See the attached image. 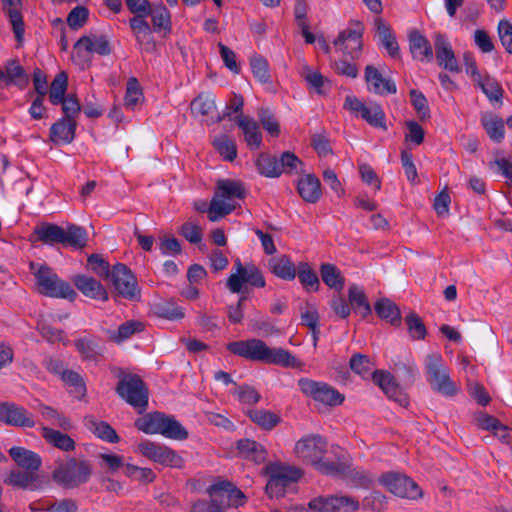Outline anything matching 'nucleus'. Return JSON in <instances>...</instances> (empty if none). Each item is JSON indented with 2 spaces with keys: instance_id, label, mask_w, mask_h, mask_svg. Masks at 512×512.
I'll use <instances>...</instances> for the list:
<instances>
[{
  "instance_id": "obj_22",
  "label": "nucleus",
  "mask_w": 512,
  "mask_h": 512,
  "mask_svg": "<svg viewBox=\"0 0 512 512\" xmlns=\"http://www.w3.org/2000/svg\"><path fill=\"white\" fill-rule=\"evenodd\" d=\"M210 496H218L224 502L227 499V506H243L246 501L245 494L228 480L219 481L210 485L207 489Z\"/></svg>"
},
{
  "instance_id": "obj_27",
  "label": "nucleus",
  "mask_w": 512,
  "mask_h": 512,
  "mask_svg": "<svg viewBox=\"0 0 512 512\" xmlns=\"http://www.w3.org/2000/svg\"><path fill=\"white\" fill-rule=\"evenodd\" d=\"M77 121L60 118L53 123L49 130V139L55 145H67L74 141L76 136Z\"/></svg>"
},
{
  "instance_id": "obj_61",
  "label": "nucleus",
  "mask_w": 512,
  "mask_h": 512,
  "mask_svg": "<svg viewBox=\"0 0 512 512\" xmlns=\"http://www.w3.org/2000/svg\"><path fill=\"white\" fill-rule=\"evenodd\" d=\"M89 19V10L85 6H76L67 15V25L72 30L82 28Z\"/></svg>"
},
{
  "instance_id": "obj_36",
  "label": "nucleus",
  "mask_w": 512,
  "mask_h": 512,
  "mask_svg": "<svg viewBox=\"0 0 512 512\" xmlns=\"http://www.w3.org/2000/svg\"><path fill=\"white\" fill-rule=\"evenodd\" d=\"M74 345L85 361L97 362L102 356L100 340L94 336L79 338L75 340Z\"/></svg>"
},
{
  "instance_id": "obj_12",
  "label": "nucleus",
  "mask_w": 512,
  "mask_h": 512,
  "mask_svg": "<svg viewBox=\"0 0 512 512\" xmlns=\"http://www.w3.org/2000/svg\"><path fill=\"white\" fill-rule=\"evenodd\" d=\"M234 273L230 274L227 279L226 287L232 293H243L244 285L249 284L253 287L263 288L266 285L265 278L261 270L253 263L242 264L241 260L237 258L234 261Z\"/></svg>"
},
{
  "instance_id": "obj_2",
  "label": "nucleus",
  "mask_w": 512,
  "mask_h": 512,
  "mask_svg": "<svg viewBox=\"0 0 512 512\" xmlns=\"http://www.w3.org/2000/svg\"><path fill=\"white\" fill-rule=\"evenodd\" d=\"M295 453L302 462L311 464L324 475L339 471L335 467V457L326 439L318 434L302 437L295 444Z\"/></svg>"
},
{
  "instance_id": "obj_10",
  "label": "nucleus",
  "mask_w": 512,
  "mask_h": 512,
  "mask_svg": "<svg viewBox=\"0 0 512 512\" xmlns=\"http://www.w3.org/2000/svg\"><path fill=\"white\" fill-rule=\"evenodd\" d=\"M424 368L427 382L434 392L447 398L457 395L459 388L450 378L449 368L439 353L427 355Z\"/></svg>"
},
{
  "instance_id": "obj_37",
  "label": "nucleus",
  "mask_w": 512,
  "mask_h": 512,
  "mask_svg": "<svg viewBox=\"0 0 512 512\" xmlns=\"http://www.w3.org/2000/svg\"><path fill=\"white\" fill-rule=\"evenodd\" d=\"M86 427L99 439L108 443H118L120 437L116 430L105 421H98L93 417L85 418Z\"/></svg>"
},
{
  "instance_id": "obj_15",
  "label": "nucleus",
  "mask_w": 512,
  "mask_h": 512,
  "mask_svg": "<svg viewBox=\"0 0 512 512\" xmlns=\"http://www.w3.org/2000/svg\"><path fill=\"white\" fill-rule=\"evenodd\" d=\"M349 24L350 27L339 32L333 44L351 59H358L363 49L364 25L359 20H351Z\"/></svg>"
},
{
  "instance_id": "obj_41",
  "label": "nucleus",
  "mask_w": 512,
  "mask_h": 512,
  "mask_svg": "<svg viewBox=\"0 0 512 512\" xmlns=\"http://www.w3.org/2000/svg\"><path fill=\"white\" fill-rule=\"evenodd\" d=\"M322 281L330 289L340 292L344 288L345 279L339 268L331 263H322L320 266Z\"/></svg>"
},
{
  "instance_id": "obj_39",
  "label": "nucleus",
  "mask_w": 512,
  "mask_h": 512,
  "mask_svg": "<svg viewBox=\"0 0 512 512\" xmlns=\"http://www.w3.org/2000/svg\"><path fill=\"white\" fill-rule=\"evenodd\" d=\"M237 449L244 458L253 460L256 463H262L267 458L266 449L251 439L245 438L237 441Z\"/></svg>"
},
{
  "instance_id": "obj_20",
  "label": "nucleus",
  "mask_w": 512,
  "mask_h": 512,
  "mask_svg": "<svg viewBox=\"0 0 512 512\" xmlns=\"http://www.w3.org/2000/svg\"><path fill=\"white\" fill-rule=\"evenodd\" d=\"M0 422L23 428H33L36 425L32 415L24 407L12 402L0 403Z\"/></svg>"
},
{
  "instance_id": "obj_43",
  "label": "nucleus",
  "mask_w": 512,
  "mask_h": 512,
  "mask_svg": "<svg viewBox=\"0 0 512 512\" xmlns=\"http://www.w3.org/2000/svg\"><path fill=\"white\" fill-rule=\"evenodd\" d=\"M147 16L148 15H135V17L130 19V27L136 33L138 42H143L145 38H148L145 50L149 52L155 47V43L151 37L152 28L145 20Z\"/></svg>"
},
{
  "instance_id": "obj_48",
  "label": "nucleus",
  "mask_w": 512,
  "mask_h": 512,
  "mask_svg": "<svg viewBox=\"0 0 512 512\" xmlns=\"http://www.w3.org/2000/svg\"><path fill=\"white\" fill-rule=\"evenodd\" d=\"M153 313L167 320H180L184 317V311L171 300H163L152 306Z\"/></svg>"
},
{
  "instance_id": "obj_49",
  "label": "nucleus",
  "mask_w": 512,
  "mask_h": 512,
  "mask_svg": "<svg viewBox=\"0 0 512 512\" xmlns=\"http://www.w3.org/2000/svg\"><path fill=\"white\" fill-rule=\"evenodd\" d=\"M279 159L268 153H261L256 161V166L262 176L277 178L280 176Z\"/></svg>"
},
{
  "instance_id": "obj_14",
  "label": "nucleus",
  "mask_w": 512,
  "mask_h": 512,
  "mask_svg": "<svg viewBox=\"0 0 512 512\" xmlns=\"http://www.w3.org/2000/svg\"><path fill=\"white\" fill-rule=\"evenodd\" d=\"M378 481L392 494L402 498L416 500L423 495L421 488L415 481L399 472L390 471L383 473L378 478Z\"/></svg>"
},
{
  "instance_id": "obj_62",
  "label": "nucleus",
  "mask_w": 512,
  "mask_h": 512,
  "mask_svg": "<svg viewBox=\"0 0 512 512\" xmlns=\"http://www.w3.org/2000/svg\"><path fill=\"white\" fill-rule=\"evenodd\" d=\"M225 503L218 499V496H211L210 500H198L192 507L191 512H225Z\"/></svg>"
},
{
  "instance_id": "obj_21",
  "label": "nucleus",
  "mask_w": 512,
  "mask_h": 512,
  "mask_svg": "<svg viewBox=\"0 0 512 512\" xmlns=\"http://www.w3.org/2000/svg\"><path fill=\"white\" fill-rule=\"evenodd\" d=\"M436 60L440 67L452 73H459L461 68L447 37L441 33L434 36Z\"/></svg>"
},
{
  "instance_id": "obj_26",
  "label": "nucleus",
  "mask_w": 512,
  "mask_h": 512,
  "mask_svg": "<svg viewBox=\"0 0 512 512\" xmlns=\"http://www.w3.org/2000/svg\"><path fill=\"white\" fill-rule=\"evenodd\" d=\"M75 287L86 297L91 299L107 301L108 292L104 286L95 278L78 274L73 277Z\"/></svg>"
},
{
  "instance_id": "obj_60",
  "label": "nucleus",
  "mask_w": 512,
  "mask_h": 512,
  "mask_svg": "<svg viewBox=\"0 0 512 512\" xmlns=\"http://www.w3.org/2000/svg\"><path fill=\"white\" fill-rule=\"evenodd\" d=\"M409 94H410L411 104L414 107L417 114L419 115V118L422 121H426V120L430 119V117H431L430 109H429L428 101H427V98L425 97V95L421 91L416 90V89L410 90Z\"/></svg>"
},
{
  "instance_id": "obj_3",
  "label": "nucleus",
  "mask_w": 512,
  "mask_h": 512,
  "mask_svg": "<svg viewBox=\"0 0 512 512\" xmlns=\"http://www.w3.org/2000/svg\"><path fill=\"white\" fill-rule=\"evenodd\" d=\"M349 366L353 372L363 378H367L371 375L374 383L378 385L391 400L403 407L409 404L407 394L400 385L395 382L394 376L391 373L384 370H375L372 372L374 363L367 355L361 353L353 354L349 361Z\"/></svg>"
},
{
  "instance_id": "obj_54",
  "label": "nucleus",
  "mask_w": 512,
  "mask_h": 512,
  "mask_svg": "<svg viewBox=\"0 0 512 512\" xmlns=\"http://www.w3.org/2000/svg\"><path fill=\"white\" fill-rule=\"evenodd\" d=\"M68 77L65 72L58 73L53 79L49 89V100L53 105H59L66 97Z\"/></svg>"
},
{
  "instance_id": "obj_50",
  "label": "nucleus",
  "mask_w": 512,
  "mask_h": 512,
  "mask_svg": "<svg viewBox=\"0 0 512 512\" xmlns=\"http://www.w3.org/2000/svg\"><path fill=\"white\" fill-rule=\"evenodd\" d=\"M145 328L143 322L138 320H128L121 324L116 331L112 333L110 339L115 343H122L134 334L142 332Z\"/></svg>"
},
{
  "instance_id": "obj_1",
  "label": "nucleus",
  "mask_w": 512,
  "mask_h": 512,
  "mask_svg": "<svg viewBox=\"0 0 512 512\" xmlns=\"http://www.w3.org/2000/svg\"><path fill=\"white\" fill-rule=\"evenodd\" d=\"M226 348L232 354L251 361L291 368L300 366V362L288 350L280 347L269 348L266 343L260 339L254 338L230 342L227 344Z\"/></svg>"
},
{
  "instance_id": "obj_23",
  "label": "nucleus",
  "mask_w": 512,
  "mask_h": 512,
  "mask_svg": "<svg viewBox=\"0 0 512 512\" xmlns=\"http://www.w3.org/2000/svg\"><path fill=\"white\" fill-rule=\"evenodd\" d=\"M365 82L368 91L377 95L395 94L397 87L391 78H385L373 65L365 67Z\"/></svg>"
},
{
  "instance_id": "obj_47",
  "label": "nucleus",
  "mask_w": 512,
  "mask_h": 512,
  "mask_svg": "<svg viewBox=\"0 0 512 512\" xmlns=\"http://www.w3.org/2000/svg\"><path fill=\"white\" fill-rule=\"evenodd\" d=\"M149 15L152 18V30L160 32L161 30L169 33L171 31V16L165 5L160 4L152 8L150 6Z\"/></svg>"
},
{
  "instance_id": "obj_33",
  "label": "nucleus",
  "mask_w": 512,
  "mask_h": 512,
  "mask_svg": "<svg viewBox=\"0 0 512 512\" xmlns=\"http://www.w3.org/2000/svg\"><path fill=\"white\" fill-rule=\"evenodd\" d=\"M269 269L273 275L285 281H292L296 278L297 265L289 255L281 254L269 260Z\"/></svg>"
},
{
  "instance_id": "obj_35",
  "label": "nucleus",
  "mask_w": 512,
  "mask_h": 512,
  "mask_svg": "<svg viewBox=\"0 0 512 512\" xmlns=\"http://www.w3.org/2000/svg\"><path fill=\"white\" fill-rule=\"evenodd\" d=\"M374 310L379 318L399 327L402 323L400 308L392 300L381 298L374 304Z\"/></svg>"
},
{
  "instance_id": "obj_6",
  "label": "nucleus",
  "mask_w": 512,
  "mask_h": 512,
  "mask_svg": "<svg viewBox=\"0 0 512 512\" xmlns=\"http://www.w3.org/2000/svg\"><path fill=\"white\" fill-rule=\"evenodd\" d=\"M93 474L90 461L69 457L57 464L52 472L53 481L64 489H75L86 484Z\"/></svg>"
},
{
  "instance_id": "obj_24",
  "label": "nucleus",
  "mask_w": 512,
  "mask_h": 512,
  "mask_svg": "<svg viewBox=\"0 0 512 512\" xmlns=\"http://www.w3.org/2000/svg\"><path fill=\"white\" fill-rule=\"evenodd\" d=\"M409 50L414 60L431 62L434 58L430 41L419 30L412 29L408 33Z\"/></svg>"
},
{
  "instance_id": "obj_34",
  "label": "nucleus",
  "mask_w": 512,
  "mask_h": 512,
  "mask_svg": "<svg viewBox=\"0 0 512 512\" xmlns=\"http://www.w3.org/2000/svg\"><path fill=\"white\" fill-rule=\"evenodd\" d=\"M80 46H83L88 53H97L101 56H108L112 53V47L106 35H84L78 39L74 48L76 49Z\"/></svg>"
},
{
  "instance_id": "obj_59",
  "label": "nucleus",
  "mask_w": 512,
  "mask_h": 512,
  "mask_svg": "<svg viewBox=\"0 0 512 512\" xmlns=\"http://www.w3.org/2000/svg\"><path fill=\"white\" fill-rule=\"evenodd\" d=\"M477 84L491 102L501 101L503 97V89L496 80L490 77H487L485 79L479 77V79L477 80Z\"/></svg>"
},
{
  "instance_id": "obj_30",
  "label": "nucleus",
  "mask_w": 512,
  "mask_h": 512,
  "mask_svg": "<svg viewBox=\"0 0 512 512\" xmlns=\"http://www.w3.org/2000/svg\"><path fill=\"white\" fill-rule=\"evenodd\" d=\"M266 474H271L284 488L298 482L303 476V471L295 466L273 462L266 467Z\"/></svg>"
},
{
  "instance_id": "obj_5",
  "label": "nucleus",
  "mask_w": 512,
  "mask_h": 512,
  "mask_svg": "<svg viewBox=\"0 0 512 512\" xmlns=\"http://www.w3.org/2000/svg\"><path fill=\"white\" fill-rule=\"evenodd\" d=\"M247 191L242 182L231 179H220L217 181L214 196L210 202L209 220L218 221L232 213L235 206L229 201L233 199L242 200L246 197Z\"/></svg>"
},
{
  "instance_id": "obj_53",
  "label": "nucleus",
  "mask_w": 512,
  "mask_h": 512,
  "mask_svg": "<svg viewBox=\"0 0 512 512\" xmlns=\"http://www.w3.org/2000/svg\"><path fill=\"white\" fill-rule=\"evenodd\" d=\"M394 372L405 386H411L418 375V368L410 359L399 360L394 366Z\"/></svg>"
},
{
  "instance_id": "obj_25",
  "label": "nucleus",
  "mask_w": 512,
  "mask_h": 512,
  "mask_svg": "<svg viewBox=\"0 0 512 512\" xmlns=\"http://www.w3.org/2000/svg\"><path fill=\"white\" fill-rule=\"evenodd\" d=\"M374 25L379 38V46H382L391 58L399 59L401 57L400 47L391 27L382 18H376Z\"/></svg>"
},
{
  "instance_id": "obj_17",
  "label": "nucleus",
  "mask_w": 512,
  "mask_h": 512,
  "mask_svg": "<svg viewBox=\"0 0 512 512\" xmlns=\"http://www.w3.org/2000/svg\"><path fill=\"white\" fill-rule=\"evenodd\" d=\"M298 386L303 394L329 406L341 405L345 396L327 383L301 378Z\"/></svg>"
},
{
  "instance_id": "obj_45",
  "label": "nucleus",
  "mask_w": 512,
  "mask_h": 512,
  "mask_svg": "<svg viewBox=\"0 0 512 512\" xmlns=\"http://www.w3.org/2000/svg\"><path fill=\"white\" fill-rule=\"evenodd\" d=\"M247 415L252 422L264 430H272L281 422L280 416L264 409H251Z\"/></svg>"
},
{
  "instance_id": "obj_31",
  "label": "nucleus",
  "mask_w": 512,
  "mask_h": 512,
  "mask_svg": "<svg viewBox=\"0 0 512 512\" xmlns=\"http://www.w3.org/2000/svg\"><path fill=\"white\" fill-rule=\"evenodd\" d=\"M38 472L28 469H12L3 482L16 488L35 490L37 488L36 482L39 479Z\"/></svg>"
},
{
  "instance_id": "obj_13",
  "label": "nucleus",
  "mask_w": 512,
  "mask_h": 512,
  "mask_svg": "<svg viewBox=\"0 0 512 512\" xmlns=\"http://www.w3.org/2000/svg\"><path fill=\"white\" fill-rule=\"evenodd\" d=\"M137 450L142 456L163 466L177 469L184 466V459L166 445L144 440L137 445Z\"/></svg>"
},
{
  "instance_id": "obj_38",
  "label": "nucleus",
  "mask_w": 512,
  "mask_h": 512,
  "mask_svg": "<svg viewBox=\"0 0 512 512\" xmlns=\"http://www.w3.org/2000/svg\"><path fill=\"white\" fill-rule=\"evenodd\" d=\"M296 276L306 292H317L319 290V277L308 262L301 261L297 264Z\"/></svg>"
},
{
  "instance_id": "obj_63",
  "label": "nucleus",
  "mask_w": 512,
  "mask_h": 512,
  "mask_svg": "<svg viewBox=\"0 0 512 512\" xmlns=\"http://www.w3.org/2000/svg\"><path fill=\"white\" fill-rule=\"evenodd\" d=\"M387 506V497L379 491H372L362 501V508L364 510H371L374 512H381Z\"/></svg>"
},
{
  "instance_id": "obj_29",
  "label": "nucleus",
  "mask_w": 512,
  "mask_h": 512,
  "mask_svg": "<svg viewBox=\"0 0 512 512\" xmlns=\"http://www.w3.org/2000/svg\"><path fill=\"white\" fill-rule=\"evenodd\" d=\"M10 458L21 469L39 471L42 466V458L36 452L22 446H13L8 450Z\"/></svg>"
},
{
  "instance_id": "obj_40",
  "label": "nucleus",
  "mask_w": 512,
  "mask_h": 512,
  "mask_svg": "<svg viewBox=\"0 0 512 512\" xmlns=\"http://www.w3.org/2000/svg\"><path fill=\"white\" fill-rule=\"evenodd\" d=\"M42 437L47 443L62 451L70 452L75 449V441L68 434L61 431L43 427Z\"/></svg>"
},
{
  "instance_id": "obj_52",
  "label": "nucleus",
  "mask_w": 512,
  "mask_h": 512,
  "mask_svg": "<svg viewBox=\"0 0 512 512\" xmlns=\"http://www.w3.org/2000/svg\"><path fill=\"white\" fill-rule=\"evenodd\" d=\"M190 108L194 115H209L216 108L215 96L211 93H201L193 99Z\"/></svg>"
},
{
  "instance_id": "obj_11",
  "label": "nucleus",
  "mask_w": 512,
  "mask_h": 512,
  "mask_svg": "<svg viewBox=\"0 0 512 512\" xmlns=\"http://www.w3.org/2000/svg\"><path fill=\"white\" fill-rule=\"evenodd\" d=\"M331 452L335 457L334 466L340 470L333 472L331 476H339L353 488L369 489L373 486L374 476L367 470L352 467L350 456L345 449L331 446Z\"/></svg>"
},
{
  "instance_id": "obj_44",
  "label": "nucleus",
  "mask_w": 512,
  "mask_h": 512,
  "mask_svg": "<svg viewBox=\"0 0 512 512\" xmlns=\"http://www.w3.org/2000/svg\"><path fill=\"white\" fill-rule=\"evenodd\" d=\"M62 382L68 388L69 392L78 400L86 396L87 388L84 378L76 371L67 369L61 377Z\"/></svg>"
},
{
  "instance_id": "obj_28",
  "label": "nucleus",
  "mask_w": 512,
  "mask_h": 512,
  "mask_svg": "<svg viewBox=\"0 0 512 512\" xmlns=\"http://www.w3.org/2000/svg\"><path fill=\"white\" fill-rule=\"evenodd\" d=\"M237 126L242 130L244 141L251 150H258L262 145V134L258 123L249 116L243 114L235 117Z\"/></svg>"
},
{
  "instance_id": "obj_9",
  "label": "nucleus",
  "mask_w": 512,
  "mask_h": 512,
  "mask_svg": "<svg viewBox=\"0 0 512 512\" xmlns=\"http://www.w3.org/2000/svg\"><path fill=\"white\" fill-rule=\"evenodd\" d=\"M36 264L30 263V270L32 271L40 294L50 298H61L69 301H74L77 297L76 291L72 288L69 282L61 279L52 268L48 265H39L37 269Z\"/></svg>"
},
{
  "instance_id": "obj_56",
  "label": "nucleus",
  "mask_w": 512,
  "mask_h": 512,
  "mask_svg": "<svg viewBox=\"0 0 512 512\" xmlns=\"http://www.w3.org/2000/svg\"><path fill=\"white\" fill-rule=\"evenodd\" d=\"M278 159L280 175L283 173L293 174L303 171V162L293 152L285 151Z\"/></svg>"
},
{
  "instance_id": "obj_16",
  "label": "nucleus",
  "mask_w": 512,
  "mask_h": 512,
  "mask_svg": "<svg viewBox=\"0 0 512 512\" xmlns=\"http://www.w3.org/2000/svg\"><path fill=\"white\" fill-rule=\"evenodd\" d=\"M344 108L360 116L370 126L387 130L386 115L380 104L371 102L366 105L355 96H347L344 102Z\"/></svg>"
},
{
  "instance_id": "obj_55",
  "label": "nucleus",
  "mask_w": 512,
  "mask_h": 512,
  "mask_svg": "<svg viewBox=\"0 0 512 512\" xmlns=\"http://www.w3.org/2000/svg\"><path fill=\"white\" fill-rule=\"evenodd\" d=\"M250 66H251L253 76L261 84H271L269 63L266 58H264L261 55H253L250 58Z\"/></svg>"
},
{
  "instance_id": "obj_58",
  "label": "nucleus",
  "mask_w": 512,
  "mask_h": 512,
  "mask_svg": "<svg viewBox=\"0 0 512 512\" xmlns=\"http://www.w3.org/2000/svg\"><path fill=\"white\" fill-rule=\"evenodd\" d=\"M87 267L97 276L103 279H110L112 270L110 264L100 254L94 253L87 258Z\"/></svg>"
},
{
  "instance_id": "obj_46",
  "label": "nucleus",
  "mask_w": 512,
  "mask_h": 512,
  "mask_svg": "<svg viewBox=\"0 0 512 512\" xmlns=\"http://www.w3.org/2000/svg\"><path fill=\"white\" fill-rule=\"evenodd\" d=\"M481 123L492 141L500 143L504 139L505 124L502 118L495 115L484 116Z\"/></svg>"
},
{
  "instance_id": "obj_57",
  "label": "nucleus",
  "mask_w": 512,
  "mask_h": 512,
  "mask_svg": "<svg viewBox=\"0 0 512 512\" xmlns=\"http://www.w3.org/2000/svg\"><path fill=\"white\" fill-rule=\"evenodd\" d=\"M407 331L413 340H423L427 335V329L421 317L415 312H410L405 317Z\"/></svg>"
},
{
  "instance_id": "obj_64",
  "label": "nucleus",
  "mask_w": 512,
  "mask_h": 512,
  "mask_svg": "<svg viewBox=\"0 0 512 512\" xmlns=\"http://www.w3.org/2000/svg\"><path fill=\"white\" fill-rule=\"evenodd\" d=\"M233 394L237 396L241 403L248 405H254L261 399V395L257 392V390L247 384L236 386Z\"/></svg>"
},
{
  "instance_id": "obj_8",
  "label": "nucleus",
  "mask_w": 512,
  "mask_h": 512,
  "mask_svg": "<svg viewBox=\"0 0 512 512\" xmlns=\"http://www.w3.org/2000/svg\"><path fill=\"white\" fill-rule=\"evenodd\" d=\"M119 379L115 392L138 413L147 410L149 404V390L144 380L137 374L125 373L119 370Z\"/></svg>"
},
{
  "instance_id": "obj_42",
  "label": "nucleus",
  "mask_w": 512,
  "mask_h": 512,
  "mask_svg": "<svg viewBox=\"0 0 512 512\" xmlns=\"http://www.w3.org/2000/svg\"><path fill=\"white\" fill-rule=\"evenodd\" d=\"M348 300L355 311H360L362 318H367L372 313L371 305L362 288L352 284L348 289Z\"/></svg>"
},
{
  "instance_id": "obj_51",
  "label": "nucleus",
  "mask_w": 512,
  "mask_h": 512,
  "mask_svg": "<svg viewBox=\"0 0 512 512\" xmlns=\"http://www.w3.org/2000/svg\"><path fill=\"white\" fill-rule=\"evenodd\" d=\"M213 145L224 160L232 162L237 157L236 143L226 134H221L218 137H215Z\"/></svg>"
},
{
  "instance_id": "obj_7",
  "label": "nucleus",
  "mask_w": 512,
  "mask_h": 512,
  "mask_svg": "<svg viewBox=\"0 0 512 512\" xmlns=\"http://www.w3.org/2000/svg\"><path fill=\"white\" fill-rule=\"evenodd\" d=\"M135 427L146 434H161L174 440H186L188 431L174 416L151 412L135 420Z\"/></svg>"
},
{
  "instance_id": "obj_19",
  "label": "nucleus",
  "mask_w": 512,
  "mask_h": 512,
  "mask_svg": "<svg viewBox=\"0 0 512 512\" xmlns=\"http://www.w3.org/2000/svg\"><path fill=\"white\" fill-rule=\"evenodd\" d=\"M309 509L317 512H355L359 510V501L351 496H319L308 504Z\"/></svg>"
},
{
  "instance_id": "obj_32",
  "label": "nucleus",
  "mask_w": 512,
  "mask_h": 512,
  "mask_svg": "<svg viewBox=\"0 0 512 512\" xmlns=\"http://www.w3.org/2000/svg\"><path fill=\"white\" fill-rule=\"evenodd\" d=\"M297 192L307 203L314 204L322 196L321 182L314 174L302 176L297 183Z\"/></svg>"
},
{
  "instance_id": "obj_18",
  "label": "nucleus",
  "mask_w": 512,
  "mask_h": 512,
  "mask_svg": "<svg viewBox=\"0 0 512 512\" xmlns=\"http://www.w3.org/2000/svg\"><path fill=\"white\" fill-rule=\"evenodd\" d=\"M110 280L121 297L130 301L141 299L136 277L125 264L117 263L113 266Z\"/></svg>"
},
{
  "instance_id": "obj_4",
  "label": "nucleus",
  "mask_w": 512,
  "mask_h": 512,
  "mask_svg": "<svg viewBox=\"0 0 512 512\" xmlns=\"http://www.w3.org/2000/svg\"><path fill=\"white\" fill-rule=\"evenodd\" d=\"M33 236L36 241L45 245L61 244L74 249L84 248L88 240L87 231L75 224H69L64 229L57 224L44 222L34 228Z\"/></svg>"
}]
</instances>
